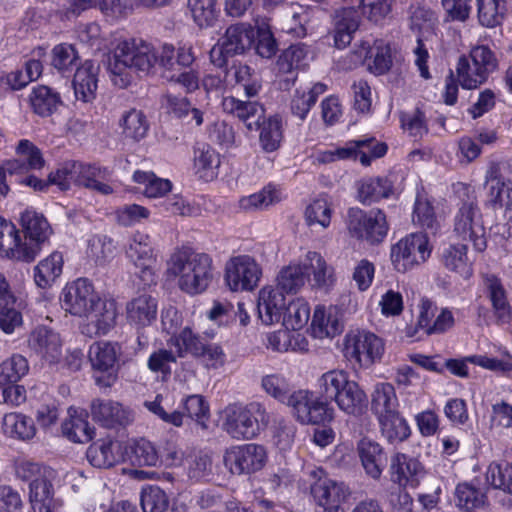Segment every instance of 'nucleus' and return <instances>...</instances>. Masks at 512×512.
I'll return each mask as SVG.
<instances>
[{"label": "nucleus", "instance_id": "32", "mask_svg": "<svg viewBox=\"0 0 512 512\" xmlns=\"http://www.w3.org/2000/svg\"><path fill=\"white\" fill-rule=\"evenodd\" d=\"M466 244H449L442 248L440 261L449 271L459 274L463 278L472 275V265L467 256Z\"/></svg>", "mask_w": 512, "mask_h": 512}, {"label": "nucleus", "instance_id": "9", "mask_svg": "<svg viewBox=\"0 0 512 512\" xmlns=\"http://www.w3.org/2000/svg\"><path fill=\"white\" fill-rule=\"evenodd\" d=\"M120 347L117 343L96 342L88 352V358L92 365L95 383L101 388H109L118 379L117 359Z\"/></svg>", "mask_w": 512, "mask_h": 512}, {"label": "nucleus", "instance_id": "16", "mask_svg": "<svg viewBox=\"0 0 512 512\" xmlns=\"http://www.w3.org/2000/svg\"><path fill=\"white\" fill-rule=\"evenodd\" d=\"M262 270L248 255L231 258L225 266V280L232 291H251L260 280Z\"/></svg>", "mask_w": 512, "mask_h": 512}, {"label": "nucleus", "instance_id": "45", "mask_svg": "<svg viewBox=\"0 0 512 512\" xmlns=\"http://www.w3.org/2000/svg\"><path fill=\"white\" fill-rule=\"evenodd\" d=\"M392 192V185L386 178L363 179L358 187L359 200L364 204H370L382 198H387Z\"/></svg>", "mask_w": 512, "mask_h": 512}, {"label": "nucleus", "instance_id": "25", "mask_svg": "<svg viewBox=\"0 0 512 512\" xmlns=\"http://www.w3.org/2000/svg\"><path fill=\"white\" fill-rule=\"evenodd\" d=\"M334 42L337 48H345L353 38V34L360 25V15L352 7L340 8L334 11L332 16Z\"/></svg>", "mask_w": 512, "mask_h": 512}, {"label": "nucleus", "instance_id": "28", "mask_svg": "<svg viewBox=\"0 0 512 512\" xmlns=\"http://www.w3.org/2000/svg\"><path fill=\"white\" fill-rule=\"evenodd\" d=\"M392 480L400 486L418 484L419 478L424 475L422 464L415 458L397 453L391 459Z\"/></svg>", "mask_w": 512, "mask_h": 512}, {"label": "nucleus", "instance_id": "24", "mask_svg": "<svg viewBox=\"0 0 512 512\" xmlns=\"http://www.w3.org/2000/svg\"><path fill=\"white\" fill-rule=\"evenodd\" d=\"M157 312V300L148 293L139 294L126 303L127 321L138 329L150 326Z\"/></svg>", "mask_w": 512, "mask_h": 512}, {"label": "nucleus", "instance_id": "63", "mask_svg": "<svg viewBox=\"0 0 512 512\" xmlns=\"http://www.w3.org/2000/svg\"><path fill=\"white\" fill-rule=\"evenodd\" d=\"M78 61L75 48L69 44H59L52 50V66L61 72L72 70Z\"/></svg>", "mask_w": 512, "mask_h": 512}, {"label": "nucleus", "instance_id": "43", "mask_svg": "<svg viewBox=\"0 0 512 512\" xmlns=\"http://www.w3.org/2000/svg\"><path fill=\"white\" fill-rule=\"evenodd\" d=\"M477 17L481 26L494 28L501 25L506 12L505 0H476Z\"/></svg>", "mask_w": 512, "mask_h": 512}, {"label": "nucleus", "instance_id": "35", "mask_svg": "<svg viewBox=\"0 0 512 512\" xmlns=\"http://www.w3.org/2000/svg\"><path fill=\"white\" fill-rule=\"evenodd\" d=\"M63 435L75 443H87L94 436V429L87 421V413L84 411H70L69 419L62 424Z\"/></svg>", "mask_w": 512, "mask_h": 512}, {"label": "nucleus", "instance_id": "11", "mask_svg": "<svg viewBox=\"0 0 512 512\" xmlns=\"http://www.w3.org/2000/svg\"><path fill=\"white\" fill-rule=\"evenodd\" d=\"M286 405L292 415L302 424H320L333 419V408L321 399L315 398L308 390H298L290 394Z\"/></svg>", "mask_w": 512, "mask_h": 512}, {"label": "nucleus", "instance_id": "64", "mask_svg": "<svg viewBox=\"0 0 512 512\" xmlns=\"http://www.w3.org/2000/svg\"><path fill=\"white\" fill-rule=\"evenodd\" d=\"M486 479L494 488L507 491L512 486V462L504 467L495 463L490 464L486 472Z\"/></svg>", "mask_w": 512, "mask_h": 512}, {"label": "nucleus", "instance_id": "59", "mask_svg": "<svg viewBox=\"0 0 512 512\" xmlns=\"http://www.w3.org/2000/svg\"><path fill=\"white\" fill-rule=\"evenodd\" d=\"M159 461V453L152 442L142 438L134 443L131 455L134 465L156 466Z\"/></svg>", "mask_w": 512, "mask_h": 512}, {"label": "nucleus", "instance_id": "51", "mask_svg": "<svg viewBox=\"0 0 512 512\" xmlns=\"http://www.w3.org/2000/svg\"><path fill=\"white\" fill-rule=\"evenodd\" d=\"M169 343L177 348V356L182 358L186 353L198 357L203 352L204 340L194 334L189 327H185L177 336L170 338Z\"/></svg>", "mask_w": 512, "mask_h": 512}, {"label": "nucleus", "instance_id": "50", "mask_svg": "<svg viewBox=\"0 0 512 512\" xmlns=\"http://www.w3.org/2000/svg\"><path fill=\"white\" fill-rule=\"evenodd\" d=\"M305 280L306 272L303 263L301 265H289L279 272L277 286L273 288L279 289L283 294L296 293L305 284Z\"/></svg>", "mask_w": 512, "mask_h": 512}, {"label": "nucleus", "instance_id": "44", "mask_svg": "<svg viewBox=\"0 0 512 512\" xmlns=\"http://www.w3.org/2000/svg\"><path fill=\"white\" fill-rule=\"evenodd\" d=\"M348 381V374L343 370H330L324 373L318 380L321 400L328 404L334 401Z\"/></svg>", "mask_w": 512, "mask_h": 512}, {"label": "nucleus", "instance_id": "20", "mask_svg": "<svg viewBox=\"0 0 512 512\" xmlns=\"http://www.w3.org/2000/svg\"><path fill=\"white\" fill-rule=\"evenodd\" d=\"M224 112L237 118L248 131H257L265 116L264 107L257 101H244L233 96L223 98Z\"/></svg>", "mask_w": 512, "mask_h": 512}, {"label": "nucleus", "instance_id": "38", "mask_svg": "<svg viewBox=\"0 0 512 512\" xmlns=\"http://www.w3.org/2000/svg\"><path fill=\"white\" fill-rule=\"evenodd\" d=\"M22 240L15 225L0 218V255L22 261Z\"/></svg>", "mask_w": 512, "mask_h": 512}, {"label": "nucleus", "instance_id": "52", "mask_svg": "<svg viewBox=\"0 0 512 512\" xmlns=\"http://www.w3.org/2000/svg\"><path fill=\"white\" fill-rule=\"evenodd\" d=\"M123 134L134 141L143 139L148 131L149 125L142 111L131 109L126 112L121 120Z\"/></svg>", "mask_w": 512, "mask_h": 512}, {"label": "nucleus", "instance_id": "15", "mask_svg": "<svg viewBox=\"0 0 512 512\" xmlns=\"http://www.w3.org/2000/svg\"><path fill=\"white\" fill-rule=\"evenodd\" d=\"M266 450L262 445L244 444L227 449L223 455L225 467L235 475L250 474L263 468Z\"/></svg>", "mask_w": 512, "mask_h": 512}, {"label": "nucleus", "instance_id": "46", "mask_svg": "<svg viewBox=\"0 0 512 512\" xmlns=\"http://www.w3.org/2000/svg\"><path fill=\"white\" fill-rule=\"evenodd\" d=\"M91 323L94 325L96 335H106L116 324L117 308L113 301H102L90 314Z\"/></svg>", "mask_w": 512, "mask_h": 512}, {"label": "nucleus", "instance_id": "53", "mask_svg": "<svg viewBox=\"0 0 512 512\" xmlns=\"http://www.w3.org/2000/svg\"><path fill=\"white\" fill-rule=\"evenodd\" d=\"M133 179L145 185L144 194L149 198L162 197L172 188L169 180L159 178L152 172L136 171Z\"/></svg>", "mask_w": 512, "mask_h": 512}, {"label": "nucleus", "instance_id": "34", "mask_svg": "<svg viewBox=\"0 0 512 512\" xmlns=\"http://www.w3.org/2000/svg\"><path fill=\"white\" fill-rule=\"evenodd\" d=\"M347 414L359 415L367 405V396L355 381H348L334 400Z\"/></svg>", "mask_w": 512, "mask_h": 512}, {"label": "nucleus", "instance_id": "54", "mask_svg": "<svg viewBox=\"0 0 512 512\" xmlns=\"http://www.w3.org/2000/svg\"><path fill=\"white\" fill-rule=\"evenodd\" d=\"M232 69L236 83L243 87L246 96L248 98L257 96L262 88L259 74L246 64L234 65Z\"/></svg>", "mask_w": 512, "mask_h": 512}, {"label": "nucleus", "instance_id": "57", "mask_svg": "<svg viewBox=\"0 0 512 512\" xmlns=\"http://www.w3.org/2000/svg\"><path fill=\"white\" fill-rule=\"evenodd\" d=\"M220 165V158L218 153L211 148L209 145H199L194 151V167L198 173H201V177L208 176L209 172L211 175L214 173V169Z\"/></svg>", "mask_w": 512, "mask_h": 512}, {"label": "nucleus", "instance_id": "6", "mask_svg": "<svg viewBox=\"0 0 512 512\" xmlns=\"http://www.w3.org/2000/svg\"><path fill=\"white\" fill-rule=\"evenodd\" d=\"M454 233L462 240L472 242L474 250L483 252L487 247L486 230L478 204L474 198L463 201L454 217Z\"/></svg>", "mask_w": 512, "mask_h": 512}, {"label": "nucleus", "instance_id": "36", "mask_svg": "<svg viewBox=\"0 0 512 512\" xmlns=\"http://www.w3.org/2000/svg\"><path fill=\"white\" fill-rule=\"evenodd\" d=\"M2 429L5 435L20 440H30L36 434L33 419L21 413L5 414Z\"/></svg>", "mask_w": 512, "mask_h": 512}, {"label": "nucleus", "instance_id": "41", "mask_svg": "<svg viewBox=\"0 0 512 512\" xmlns=\"http://www.w3.org/2000/svg\"><path fill=\"white\" fill-rule=\"evenodd\" d=\"M114 443L110 439H100L92 443L86 452L89 463L100 469H107L114 466L119 457L113 450Z\"/></svg>", "mask_w": 512, "mask_h": 512}, {"label": "nucleus", "instance_id": "13", "mask_svg": "<svg viewBox=\"0 0 512 512\" xmlns=\"http://www.w3.org/2000/svg\"><path fill=\"white\" fill-rule=\"evenodd\" d=\"M309 476L313 480L310 489L316 503L323 509H342L341 505L350 495L348 486L327 477L322 468L310 470Z\"/></svg>", "mask_w": 512, "mask_h": 512}, {"label": "nucleus", "instance_id": "47", "mask_svg": "<svg viewBox=\"0 0 512 512\" xmlns=\"http://www.w3.org/2000/svg\"><path fill=\"white\" fill-rule=\"evenodd\" d=\"M28 371V360L20 354L12 355L0 364V386L17 383Z\"/></svg>", "mask_w": 512, "mask_h": 512}, {"label": "nucleus", "instance_id": "18", "mask_svg": "<svg viewBox=\"0 0 512 512\" xmlns=\"http://www.w3.org/2000/svg\"><path fill=\"white\" fill-rule=\"evenodd\" d=\"M27 347L40 359L52 364L59 361L62 354L60 335L47 326H37L27 337Z\"/></svg>", "mask_w": 512, "mask_h": 512}, {"label": "nucleus", "instance_id": "39", "mask_svg": "<svg viewBox=\"0 0 512 512\" xmlns=\"http://www.w3.org/2000/svg\"><path fill=\"white\" fill-rule=\"evenodd\" d=\"M371 407L378 418L398 412V399L390 383H379L372 393Z\"/></svg>", "mask_w": 512, "mask_h": 512}, {"label": "nucleus", "instance_id": "12", "mask_svg": "<svg viewBox=\"0 0 512 512\" xmlns=\"http://www.w3.org/2000/svg\"><path fill=\"white\" fill-rule=\"evenodd\" d=\"M20 223L24 233L22 261L32 262L51 236L52 228L42 214L33 210L23 212Z\"/></svg>", "mask_w": 512, "mask_h": 512}, {"label": "nucleus", "instance_id": "10", "mask_svg": "<svg viewBox=\"0 0 512 512\" xmlns=\"http://www.w3.org/2000/svg\"><path fill=\"white\" fill-rule=\"evenodd\" d=\"M431 254L429 240L424 233H413L391 247V261L398 272H406L425 262Z\"/></svg>", "mask_w": 512, "mask_h": 512}, {"label": "nucleus", "instance_id": "30", "mask_svg": "<svg viewBox=\"0 0 512 512\" xmlns=\"http://www.w3.org/2000/svg\"><path fill=\"white\" fill-rule=\"evenodd\" d=\"M473 67L475 68V80L464 79V85L469 88H477L488 78V75L498 67L495 53L485 45L474 47L470 52Z\"/></svg>", "mask_w": 512, "mask_h": 512}, {"label": "nucleus", "instance_id": "3", "mask_svg": "<svg viewBox=\"0 0 512 512\" xmlns=\"http://www.w3.org/2000/svg\"><path fill=\"white\" fill-rule=\"evenodd\" d=\"M109 176L110 173L105 167L78 161H66L48 177L50 185H56L62 191L68 190L71 183H74L100 195H109L114 191L107 182Z\"/></svg>", "mask_w": 512, "mask_h": 512}, {"label": "nucleus", "instance_id": "17", "mask_svg": "<svg viewBox=\"0 0 512 512\" xmlns=\"http://www.w3.org/2000/svg\"><path fill=\"white\" fill-rule=\"evenodd\" d=\"M153 251L150 236L142 232H136L133 235L126 249L127 257L133 265L139 269L137 275L144 286H151L156 283V276L153 269L155 263Z\"/></svg>", "mask_w": 512, "mask_h": 512}, {"label": "nucleus", "instance_id": "23", "mask_svg": "<svg viewBox=\"0 0 512 512\" xmlns=\"http://www.w3.org/2000/svg\"><path fill=\"white\" fill-rule=\"evenodd\" d=\"M286 306V298L279 289L264 287L260 290L257 310L260 320L265 325L282 323Z\"/></svg>", "mask_w": 512, "mask_h": 512}, {"label": "nucleus", "instance_id": "29", "mask_svg": "<svg viewBox=\"0 0 512 512\" xmlns=\"http://www.w3.org/2000/svg\"><path fill=\"white\" fill-rule=\"evenodd\" d=\"M343 330L338 312L334 307L318 305L312 317L311 331L315 338H332L340 334Z\"/></svg>", "mask_w": 512, "mask_h": 512}, {"label": "nucleus", "instance_id": "19", "mask_svg": "<svg viewBox=\"0 0 512 512\" xmlns=\"http://www.w3.org/2000/svg\"><path fill=\"white\" fill-rule=\"evenodd\" d=\"M484 293L490 301L493 315L498 325L508 324L512 320V307L502 280L494 274L483 275Z\"/></svg>", "mask_w": 512, "mask_h": 512}, {"label": "nucleus", "instance_id": "49", "mask_svg": "<svg viewBox=\"0 0 512 512\" xmlns=\"http://www.w3.org/2000/svg\"><path fill=\"white\" fill-rule=\"evenodd\" d=\"M309 318L308 303L304 299L297 298L287 304L282 324L287 330H300L308 323Z\"/></svg>", "mask_w": 512, "mask_h": 512}, {"label": "nucleus", "instance_id": "1", "mask_svg": "<svg viewBox=\"0 0 512 512\" xmlns=\"http://www.w3.org/2000/svg\"><path fill=\"white\" fill-rule=\"evenodd\" d=\"M194 60L191 48L180 47L175 50L168 44L154 48L142 40L129 39L118 43L113 56L109 58L108 70L113 83L126 88L132 80V71L148 75L158 65L173 74L188 69Z\"/></svg>", "mask_w": 512, "mask_h": 512}, {"label": "nucleus", "instance_id": "5", "mask_svg": "<svg viewBox=\"0 0 512 512\" xmlns=\"http://www.w3.org/2000/svg\"><path fill=\"white\" fill-rule=\"evenodd\" d=\"M254 38L255 33L251 25L246 23L230 25L211 49V62L219 68L226 66L229 58L244 54L250 49Z\"/></svg>", "mask_w": 512, "mask_h": 512}, {"label": "nucleus", "instance_id": "14", "mask_svg": "<svg viewBox=\"0 0 512 512\" xmlns=\"http://www.w3.org/2000/svg\"><path fill=\"white\" fill-rule=\"evenodd\" d=\"M99 300L92 283L86 278H78L63 289L61 306L71 315L88 318Z\"/></svg>", "mask_w": 512, "mask_h": 512}, {"label": "nucleus", "instance_id": "8", "mask_svg": "<svg viewBox=\"0 0 512 512\" xmlns=\"http://www.w3.org/2000/svg\"><path fill=\"white\" fill-rule=\"evenodd\" d=\"M344 354L360 367L370 368L375 362L381 360L384 354V342L372 332L351 331L345 336Z\"/></svg>", "mask_w": 512, "mask_h": 512}, {"label": "nucleus", "instance_id": "37", "mask_svg": "<svg viewBox=\"0 0 512 512\" xmlns=\"http://www.w3.org/2000/svg\"><path fill=\"white\" fill-rule=\"evenodd\" d=\"M62 268V254L57 251L51 253L35 267L34 280L36 285L40 288L50 287L61 275Z\"/></svg>", "mask_w": 512, "mask_h": 512}, {"label": "nucleus", "instance_id": "7", "mask_svg": "<svg viewBox=\"0 0 512 512\" xmlns=\"http://www.w3.org/2000/svg\"><path fill=\"white\" fill-rule=\"evenodd\" d=\"M346 223L352 237L370 244L381 243L388 232L386 215L381 210H371L367 213L358 208H351Z\"/></svg>", "mask_w": 512, "mask_h": 512}, {"label": "nucleus", "instance_id": "40", "mask_svg": "<svg viewBox=\"0 0 512 512\" xmlns=\"http://www.w3.org/2000/svg\"><path fill=\"white\" fill-rule=\"evenodd\" d=\"M303 266L306 273L311 271L314 286L327 289L333 285V269L327 265L319 253L309 251L303 261Z\"/></svg>", "mask_w": 512, "mask_h": 512}, {"label": "nucleus", "instance_id": "2", "mask_svg": "<svg viewBox=\"0 0 512 512\" xmlns=\"http://www.w3.org/2000/svg\"><path fill=\"white\" fill-rule=\"evenodd\" d=\"M167 272L178 278L180 290L197 295L204 292L213 279L212 259L206 253L182 248L171 255Z\"/></svg>", "mask_w": 512, "mask_h": 512}, {"label": "nucleus", "instance_id": "4", "mask_svg": "<svg viewBox=\"0 0 512 512\" xmlns=\"http://www.w3.org/2000/svg\"><path fill=\"white\" fill-rule=\"evenodd\" d=\"M270 422V415L260 402L230 405L224 411L223 429L234 439L255 438Z\"/></svg>", "mask_w": 512, "mask_h": 512}, {"label": "nucleus", "instance_id": "61", "mask_svg": "<svg viewBox=\"0 0 512 512\" xmlns=\"http://www.w3.org/2000/svg\"><path fill=\"white\" fill-rule=\"evenodd\" d=\"M216 0H188V8L199 27L210 26L215 19Z\"/></svg>", "mask_w": 512, "mask_h": 512}, {"label": "nucleus", "instance_id": "60", "mask_svg": "<svg viewBox=\"0 0 512 512\" xmlns=\"http://www.w3.org/2000/svg\"><path fill=\"white\" fill-rule=\"evenodd\" d=\"M262 389L279 402L286 404L290 396L287 380L280 374H268L261 379Z\"/></svg>", "mask_w": 512, "mask_h": 512}, {"label": "nucleus", "instance_id": "21", "mask_svg": "<svg viewBox=\"0 0 512 512\" xmlns=\"http://www.w3.org/2000/svg\"><path fill=\"white\" fill-rule=\"evenodd\" d=\"M90 411L93 420L106 428L126 426L133 421L132 412L113 400L94 399Z\"/></svg>", "mask_w": 512, "mask_h": 512}, {"label": "nucleus", "instance_id": "42", "mask_svg": "<svg viewBox=\"0 0 512 512\" xmlns=\"http://www.w3.org/2000/svg\"><path fill=\"white\" fill-rule=\"evenodd\" d=\"M381 434L391 444L405 441L410 436V428L399 412L378 418Z\"/></svg>", "mask_w": 512, "mask_h": 512}, {"label": "nucleus", "instance_id": "62", "mask_svg": "<svg viewBox=\"0 0 512 512\" xmlns=\"http://www.w3.org/2000/svg\"><path fill=\"white\" fill-rule=\"evenodd\" d=\"M455 496L457 506L466 510L477 508L484 504V494L468 483L458 484Z\"/></svg>", "mask_w": 512, "mask_h": 512}, {"label": "nucleus", "instance_id": "33", "mask_svg": "<svg viewBox=\"0 0 512 512\" xmlns=\"http://www.w3.org/2000/svg\"><path fill=\"white\" fill-rule=\"evenodd\" d=\"M32 111L40 117H49L54 114L62 100L58 92L44 85L34 87L29 95Z\"/></svg>", "mask_w": 512, "mask_h": 512}, {"label": "nucleus", "instance_id": "27", "mask_svg": "<svg viewBox=\"0 0 512 512\" xmlns=\"http://www.w3.org/2000/svg\"><path fill=\"white\" fill-rule=\"evenodd\" d=\"M357 453L366 474L373 479H379L386 464L380 444L364 437L357 443Z\"/></svg>", "mask_w": 512, "mask_h": 512}, {"label": "nucleus", "instance_id": "56", "mask_svg": "<svg viewBox=\"0 0 512 512\" xmlns=\"http://www.w3.org/2000/svg\"><path fill=\"white\" fill-rule=\"evenodd\" d=\"M140 501L143 512H165L169 506L167 494L155 485L142 489Z\"/></svg>", "mask_w": 512, "mask_h": 512}, {"label": "nucleus", "instance_id": "55", "mask_svg": "<svg viewBox=\"0 0 512 512\" xmlns=\"http://www.w3.org/2000/svg\"><path fill=\"white\" fill-rule=\"evenodd\" d=\"M307 49L304 45H291L285 49L277 60V68L281 73H290L305 65Z\"/></svg>", "mask_w": 512, "mask_h": 512}, {"label": "nucleus", "instance_id": "48", "mask_svg": "<svg viewBox=\"0 0 512 512\" xmlns=\"http://www.w3.org/2000/svg\"><path fill=\"white\" fill-rule=\"evenodd\" d=\"M259 129V142L262 149L265 152L276 151L280 147L283 138L281 120L276 116L267 120L264 118Z\"/></svg>", "mask_w": 512, "mask_h": 512}, {"label": "nucleus", "instance_id": "22", "mask_svg": "<svg viewBox=\"0 0 512 512\" xmlns=\"http://www.w3.org/2000/svg\"><path fill=\"white\" fill-rule=\"evenodd\" d=\"M387 145L377 142L374 138L351 141L346 147L335 149L338 159H359L363 166H369L372 159L386 154Z\"/></svg>", "mask_w": 512, "mask_h": 512}, {"label": "nucleus", "instance_id": "26", "mask_svg": "<svg viewBox=\"0 0 512 512\" xmlns=\"http://www.w3.org/2000/svg\"><path fill=\"white\" fill-rule=\"evenodd\" d=\"M99 65L91 60L85 61L76 69L73 88L77 99L90 102L95 98L98 83Z\"/></svg>", "mask_w": 512, "mask_h": 512}, {"label": "nucleus", "instance_id": "58", "mask_svg": "<svg viewBox=\"0 0 512 512\" xmlns=\"http://www.w3.org/2000/svg\"><path fill=\"white\" fill-rule=\"evenodd\" d=\"M331 206L325 196L316 198L305 211L306 222L312 226L315 224L327 228L331 221Z\"/></svg>", "mask_w": 512, "mask_h": 512}, {"label": "nucleus", "instance_id": "31", "mask_svg": "<svg viewBox=\"0 0 512 512\" xmlns=\"http://www.w3.org/2000/svg\"><path fill=\"white\" fill-rule=\"evenodd\" d=\"M50 475L33 479L29 484V502L33 512H54V488Z\"/></svg>", "mask_w": 512, "mask_h": 512}]
</instances>
